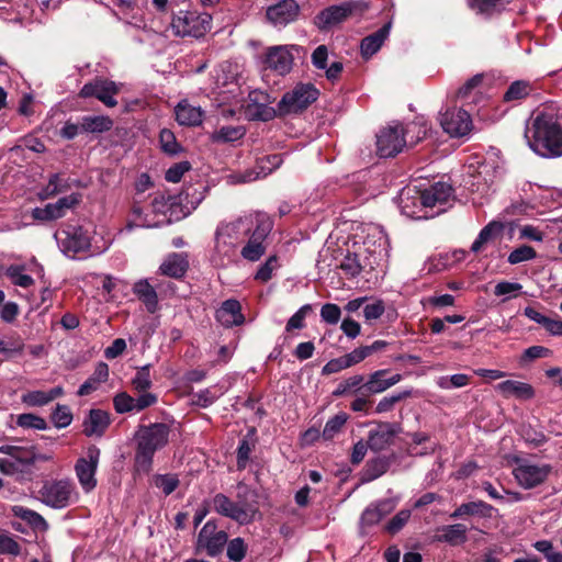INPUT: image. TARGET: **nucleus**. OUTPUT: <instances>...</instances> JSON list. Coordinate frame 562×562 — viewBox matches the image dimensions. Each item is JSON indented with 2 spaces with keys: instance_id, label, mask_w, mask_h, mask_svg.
I'll return each instance as SVG.
<instances>
[{
  "instance_id": "48",
  "label": "nucleus",
  "mask_w": 562,
  "mask_h": 562,
  "mask_svg": "<svg viewBox=\"0 0 562 562\" xmlns=\"http://www.w3.org/2000/svg\"><path fill=\"white\" fill-rule=\"evenodd\" d=\"M245 135V130L241 126H223L214 133L213 139L215 142L231 143L240 139Z\"/></svg>"
},
{
  "instance_id": "32",
  "label": "nucleus",
  "mask_w": 562,
  "mask_h": 562,
  "mask_svg": "<svg viewBox=\"0 0 562 562\" xmlns=\"http://www.w3.org/2000/svg\"><path fill=\"white\" fill-rule=\"evenodd\" d=\"M133 292L144 303L149 313L158 310V295L147 279H142L133 285Z\"/></svg>"
},
{
  "instance_id": "12",
  "label": "nucleus",
  "mask_w": 562,
  "mask_h": 562,
  "mask_svg": "<svg viewBox=\"0 0 562 562\" xmlns=\"http://www.w3.org/2000/svg\"><path fill=\"white\" fill-rule=\"evenodd\" d=\"M551 471L552 467L550 464H536L527 460L517 459L513 475L521 487L530 490L542 484Z\"/></svg>"
},
{
  "instance_id": "28",
  "label": "nucleus",
  "mask_w": 562,
  "mask_h": 562,
  "mask_svg": "<svg viewBox=\"0 0 562 562\" xmlns=\"http://www.w3.org/2000/svg\"><path fill=\"white\" fill-rule=\"evenodd\" d=\"M110 425V415L102 409H91L83 420V434L87 437H101Z\"/></svg>"
},
{
  "instance_id": "15",
  "label": "nucleus",
  "mask_w": 562,
  "mask_h": 562,
  "mask_svg": "<svg viewBox=\"0 0 562 562\" xmlns=\"http://www.w3.org/2000/svg\"><path fill=\"white\" fill-rule=\"evenodd\" d=\"M81 201V193H71L58 199L55 203H48L44 207L33 209L32 217L41 222L55 221L64 217L68 210L75 209Z\"/></svg>"
},
{
  "instance_id": "49",
  "label": "nucleus",
  "mask_w": 562,
  "mask_h": 562,
  "mask_svg": "<svg viewBox=\"0 0 562 562\" xmlns=\"http://www.w3.org/2000/svg\"><path fill=\"white\" fill-rule=\"evenodd\" d=\"M470 376L463 373H457L451 376H440L437 385L442 390L464 387L469 384Z\"/></svg>"
},
{
  "instance_id": "56",
  "label": "nucleus",
  "mask_w": 562,
  "mask_h": 562,
  "mask_svg": "<svg viewBox=\"0 0 562 562\" xmlns=\"http://www.w3.org/2000/svg\"><path fill=\"white\" fill-rule=\"evenodd\" d=\"M535 549L542 553L548 562H562V553L555 551L549 540H539L533 544Z\"/></svg>"
},
{
  "instance_id": "7",
  "label": "nucleus",
  "mask_w": 562,
  "mask_h": 562,
  "mask_svg": "<svg viewBox=\"0 0 562 562\" xmlns=\"http://www.w3.org/2000/svg\"><path fill=\"white\" fill-rule=\"evenodd\" d=\"M38 493L42 503L55 509L66 508L79 498L76 486L69 479L47 481Z\"/></svg>"
},
{
  "instance_id": "55",
  "label": "nucleus",
  "mask_w": 562,
  "mask_h": 562,
  "mask_svg": "<svg viewBox=\"0 0 562 562\" xmlns=\"http://www.w3.org/2000/svg\"><path fill=\"white\" fill-rule=\"evenodd\" d=\"M113 406L119 414L132 413L134 412V397L126 392H120L113 397Z\"/></svg>"
},
{
  "instance_id": "54",
  "label": "nucleus",
  "mask_w": 562,
  "mask_h": 562,
  "mask_svg": "<svg viewBox=\"0 0 562 562\" xmlns=\"http://www.w3.org/2000/svg\"><path fill=\"white\" fill-rule=\"evenodd\" d=\"M247 546L241 538H234L227 543V557L229 560L239 562L245 558Z\"/></svg>"
},
{
  "instance_id": "31",
  "label": "nucleus",
  "mask_w": 562,
  "mask_h": 562,
  "mask_svg": "<svg viewBox=\"0 0 562 562\" xmlns=\"http://www.w3.org/2000/svg\"><path fill=\"white\" fill-rule=\"evenodd\" d=\"M80 182L70 178H64L59 173L49 177L45 188L40 193L42 200L56 196L57 194L69 191L72 187H79Z\"/></svg>"
},
{
  "instance_id": "33",
  "label": "nucleus",
  "mask_w": 562,
  "mask_h": 562,
  "mask_svg": "<svg viewBox=\"0 0 562 562\" xmlns=\"http://www.w3.org/2000/svg\"><path fill=\"white\" fill-rule=\"evenodd\" d=\"M390 33V24H385L380 27L376 32L366 36L361 41V54L364 58H370L374 55L382 46L384 41L387 38Z\"/></svg>"
},
{
  "instance_id": "17",
  "label": "nucleus",
  "mask_w": 562,
  "mask_h": 562,
  "mask_svg": "<svg viewBox=\"0 0 562 562\" xmlns=\"http://www.w3.org/2000/svg\"><path fill=\"white\" fill-rule=\"evenodd\" d=\"M120 87L111 80L95 79L86 83L80 90V97L90 98L94 97L100 100L104 105L113 108L117 104L115 95L119 93Z\"/></svg>"
},
{
  "instance_id": "61",
  "label": "nucleus",
  "mask_w": 562,
  "mask_h": 562,
  "mask_svg": "<svg viewBox=\"0 0 562 562\" xmlns=\"http://www.w3.org/2000/svg\"><path fill=\"white\" fill-rule=\"evenodd\" d=\"M190 168L191 166L188 161L175 164L166 171L165 179L168 182L177 183L181 180L183 175L190 170Z\"/></svg>"
},
{
  "instance_id": "46",
  "label": "nucleus",
  "mask_w": 562,
  "mask_h": 562,
  "mask_svg": "<svg viewBox=\"0 0 562 562\" xmlns=\"http://www.w3.org/2000/svg\"><path fill=\"white\" fill-rule=\"evenodd\" d=\"M411 396H412V391L411 390H405V391L398 392V393L390 395V396H384L376 404L375 413L376 414H384V413L392 412L394 409V406L398 402H401V401H403V400H405L407 397H411Z\"/></svg>"
},
{
  "instance_id": "52",
  "label": "nucleus",
  "mask_w": 562,
  "mask_h": 562,
  "mask_svg": "<svg viewBox=\"0 0 562 562\" xmlns=\"http://www.w3.org/2000/svg\"><path fill=\"white\" fill-rule=\"evenodd\" d=\"M132 221L126 224L125 229L131 232L134 227H153L154 224L148 221L147 215L144 214L140 205L135 202L132 207Z\"/></svg>"
},
{
  "instance_id": "19",
  "label": "nucleus",
  "mask_w": 562,
  "mask_h": 562,
  "mask_svg": "<svg viewBox=\"0 0 562 562\" xmlns=\"http://www.w3.org/2000/svg\"><path fill=\"white\" fill-rule=\"evenodd\" d=\"M452 187L446 182H436L419 192L420 204L424 207H437V214L445 212L452 198Z\"/></svg>"
},
{
  "instance_id": "63",
  "label": "nucleus",
  "mask_w": 562,
  "mask_h": 562,
  "mask_svg": "<svg viewBox=\"0 0 562 562\" xmlns=\"http://www.w3.org/2000/svg\"><path fill=\"white\" fill-rule=\"evenodd\" d=\"M311 310H312L311 305L305 304L294 315H292L285 326L286 331L303 328L304 319Z\"/></svg>"
},
{
  "instance_id": "27",
  "label": "nucleus",
  "mask_w": 562,
  "mask_h": 562,
  "mask_svg": "<svg viewBox=\"0 0 562 562\" xmlns=\"http://www.w3.org/2000/svg\"><path fill=\"white\" fill-rule=\"evenodd\" d=\"M188 268V255L184 252H172L164 259L159 271L162 276L180 279L186 274Z\"/></svg>"
},
{
  "instance_id": "21",
  "label": "nucleus",
  "mask_w": 562,
  "mask_h": 562,
  "mask_svg": "<svg viewBox=\"0 0 562 562\" xmlns=\"http://www.w3.org/2000/svg\"><path fill=\"white\" fill-rule=\"evenodd\" d=\"M400 431V424L380 422L376 424V428L369 432L368 447L373 451H382L393 443L395 436Z\"/></svg>"
},
{
  "instance_id": "20",
  "label": "nucleus",
  "mask_w": 562,
  "mask_h": 562,
  "mask_svg": "<svg viewBox=\"0 0 562 562\" xmlns=\"http://www.w3.org/2000/svg\"><path fill=\"white\" fill-rule=\"evenodd\" d=\"M282 162L280 155H270L263 157L257 161V166L254 169L246 170L245 172H238L228 177L231 183H247L255 181L259 178L266 177L278 168Z\"/></svg>"
},
{
  "instance_id": "24",
  "label": "nucleus",
  "mask_w": 562,
  "mask_h": 562,
  "mask_svg": "<svg viewBox=\"0 0 562 562\" xmlns=\"http://www.w3.org/2000/svg\"><path fill=\"white\" fill-rule=\"evenodd\" d=\"M396 507L395 501L389 498L379 501L368 506L360 518L361 533H366V528L376 525L382 518L392 513Z\"/></svg>"
},
{
  "instance_id": "26",
  "label": "nucleus",
  "mask_w": 562,
  "mask_h": 562,
  "mask_svg": "<svg viewBox=\"0 0 562 562\" xmlns=\"http://www.w3.org/2000/svg\"><path fill=\"white\" fill-rule=\"evenodd\" d=\"M215 317L218 323L227 328L239 326L245 322L240 303L234 299L224 301L216 311Z\"/></svg>"
},
{
  "instance_id": "30",
  "label": "nucleus",
  "mask_w": 562,
  "mask_h": 562,
  "mask_svg": "<svg viewBox=\"0 0 562 562\" xmlns=\"http://www.w3.org/2000/svg\"><path fill=\"white\" fill-rule=\"evenodd\" d=\"M176 120L180 125L198 126L203 121V110L194 106L188 101H181L175 109Z\"/></svg>"
},
{
  "instance_id": "34",
  "label": "nucleus",
  "mask_w": 562,
  "mask_h": 562,
  "mask_svg": "<svg viewBox=\"0 0 562 562\" xmlns=\"http://www.w3.org/2000/svg\"><path fill=\"white\" fill-rule=\"evenodd\" d=\"M63 394L64 389L61 386H56L49 391H30L27 393H24L21 400L22 403H24L27 406H44L53 402L55 398L61 396Z\"/></svg>"
},
{
  "instance_id": "57",
  "label": "nucleus",
  "mask_w": 562,
  "mask_h": 562,
  "mask_svg": "<svg viewBox=\"0 0 562 562\" xmlns=\"http://www.w3.org/2000/svg\"><path fill=\"white\" fill-rule=\"evenodd\" d=\"M16 423L23 428H33L38 430H45L47 428L45 419L34 414H21L18 416Z\"/></svg>"
},
{
  "instance_id": "6",
  "label": "nucleus",
  "mask_w": 562,
  "mask_h": 562,
  "mask_svg": "<svg viewBox=\"0 0 562 562\" xmlns=\"http://www.w3.org/2000/svg\"><path fill=\"white\" fill-rule=\"evenodd\" d=\"M0 472L5 475L24 479L32 473L34 464V450L27 447L1 446Z\"/></svg>"
},
{
  "instance_id": "1",
  "label": "nucleus",
  "mask_w": 562,
  "mask_h": 562,
  "mask_svg": "<svg viewBox=\"0 0 562 562\" xmlns=\"http://www.w3.org/2000/svg\"><path fill=\"white\" fill-rule=\"evenodd\" d=\"M251 213L231 221H221L214 232L211 260L215 266L234 262L238 248L251 231Z\"/></svg>"
},
{
  "instance_id": "51",
  "label": "nucleus",
  "mask_w": 562,
  "mask_h": 562,
  "mask_svg": "<svg viewBox=\"0 0 562 562\" xmlns=\"http://www.w3.org/2000/svg\"><path fill=\"white\" fill-rule=\"evenodd\" d=\"M52 420L57 428H65L72 422V414L67 405L57 404L52 413Z\"/></svg>"
},
{
  "instance_id": "50",
  "label": "nucleus",
  "mask_w": 562,
  "mask_h": 562,
  "mask_svg": "<svg viewBox=\"0 0 562 562\" xmlns=\"http://www.w3.org/2000/svg\"><path fill=\"white\" fill-rule=\"evenodd\" d=\"M159 142L161 149L169 155H176L181 150V146L176 139L175 134L167 128L160 131Z\"/></svg>"
},
{
  "instance_id": "64",
  "label": "nucleus",
  "mask_w": 562,
  "mask_h": 562,
  "mask_svg": "<svg viewBox=\"0 0 562 562\" xmlns=\"http://www.w3.org/2000/svg\"><path fill=\"white\" fill-rule=\"evenodd\" d=\"M278 259L276 256H271L260 268L258 269L255 279L260 282H267L271 279L272 272L277 269Z\"/></svg>"
},
{
  "instance_id": "36",
  "label": "nucleus",
  "mask_w": 562,
  "mask_h": 562,
  "mask_svg": "<svg viewBox=\"0 0 562 562\" xmlns=\"http://www.w3.org/2000/svg\"><path fill=\"white\" fill-rule=\"evenodd\" d=\"M493 510V506L483 502L475 501L461 504L453 513L450 514V517L453 519L462 518L464 516H482L488 517Z\"/></svg>"
},
{
  "instance_id": "18",
  "label": "nucleus",
  "mask_w": 562,
  "mask_h": 562,
  "mask_svg": "<svg viewBox=\"0 0 562 562\" xmlns=\"http://www.w3.org/2000/svg\"><path fill=\"white\" fill-rule=\"evenodd\" d=\"M227 543V533L224 530H217L213 521H207L199 532L198 549H204L210 557L220 554Z\"/></svg>"
},
{
  "instance_id": "23",
  "label": "nucleus",
  "mask_w": 562,
  "mask_h": 562,
  "mask_svg": "<svg viewBox=\"0 0 562 562\" xmlns=\"http://www.w3.org/2000/svg\"><path fill=\"white\" fill-rule=\"evenodd\" d=\"M353 9L355 4L352 2L331 5L317 14L315 24L318 29L326 30L346 20L352 13Z\"/></svg>"
},
{
  "instance_id": "42",
  "label": "nucleus",
  "mask_w": 562,
  "mask_h": 562,
  "mask_svg": "<svg viewBox=\"0 0 562 562\" xmlns=\"http://www.w3.org/2000/svg\"><path fill=\"white\" fill-rule=\"evenodd\" d=\"M113 121L105 115L85 116L81 120V131L89 133H102L111 130Z\"/></svg>"
},
{
  "instance_id": "53",
  "label": "nucleus",
  "mask_w": 562,
  "mask_h": 562,
  "mask_svg": "<svg viewBox=\"0 0 562 562\" xmlns=\"http://www.w3.org/2000/svg\"><path fill=\"white\" fill-rule=\"evenodd\" d=\"M537 256L536 250L528 245H522L516 249H514L507 260L510 265H517L524 261L532 260Z\"/></svg>"
},
{
  "instance_id": "10",
  "label": "nucleus",
  "mask_w": 562,
  "mask_h": 562,
  "mask_svg": "<svg viewBox=\"0 0 562 562\" xmlns=\"http://www.w3.org/2000/svg\"><path fill=\"white\" fill-rule=\"evenodd\" d=\"M318 90L312 83H299L283 94L278 103L279 115L297 113L317 100Z\"/></svg>"
},
{
  "instance_id": "25",
  "label": "nucleus",
  "mask_w": 562,
  "mask_h": 562,
  "mask_svg": "<svg viewBox=\"0 0 562 562\" xmlns=\"http://www.w3.org/2000/svg\"><path fill=\"white\" fill-rule=\"evenodd\" d=\"M495 390L505 398L515 397L519 401H529L536 395L531 384L516 380L503 381L495 385Z\"/></svg>"
},
{
  "instance_id": "37",
  "label": "nucleus",
  "mask_w": 562,
  "mask_h": 562,
  "mask_svg": "<svg viewBox=\"0 0 562 562\" xmlns=\"http://www.w3.org/2000/svg\"><path fill=\"white\" fill-rule=\"evenodd\" d=\"M439 531L438 540L449 543L450 546L464 543L468 539V528L462 524L443 526Z\"/></svg>"
},
{
  "instance_id": "35",
  "label": "nucleus",
  "mask_w": 562,
  "mask_h": 562,
  "mask_svg": "<svg viewBox=\"0 0 562 562\" xmlns=\"http://www.w3.org/2000/svg\"><path fill=\"white\" fill-rule=\"evenodd\" d=\"M259 97H261V99H266V97L263 94L251 93L250 94L251 103H249L247 105V114L252 120L270 121L273 117H276L277 114L279 115L278 108L273 109L265 103H260Z\"/></svg>"
},
{
  "instance_id": "13",
  "label": "nucleus",
  "mask_w": 562,
  "mask_h": 562,
  "mask_svg": "<svg viewBox=\"0 0 562 562\" xmlns=\"http://www.w3.org/2000/svg\"><path fill=\"white\" fill-rule=\"evenodd\" d=\"M304 53L299 45H277L267 49L265 65L278 75L289 74L293 67L294 55Z\"/></svg>"
},
{
  "instance_id": "41",
  "label": "nucleus",
  "mask_w": 562,
  "mask_h": 562,
  "mask_svg": "<svg viewBox=\"0 0 562 562\" xmlns=\"http://www.w3.org/2000/svg\"><path fill=\"white\" fill-rule=\"evenodd\" d=\"M533 90L532 83L528 80H516L504 93L505 102H516L527 98Z\"/></svg>"
},
{
  "instance_id": "38",
  "label": "nucleus",
  "mask_w": 562,
  "mask_h": 562,
  "mask_svg": "<svg viewBox=\"0 0 562 562\" xmlns=\"http://www.w3.org/2000/svg\"><path fill=\"white\" fill-rule=\"evenodd\" d=\"M482 80V75L473 76L457 91L456 99L461 100L464 104L476 103Z\"/></svg>"
},
{
  "instance_id": "59",
  "label": "nucleus",
  "mask_w": 562,
  "mask_h": 562,
  "mask_svg": "<svg viewBox=\"0 0 562 562\" xmlns=\"http://www.w3.org/2000/svg\"><path fill=\"white\" fill-rule=\"evenodd\" d=\"M217 397L211 389H204L191 395V403L200 407H209Z\"/></svg>"
},
{
  "instance_id": "2",
  "label": "nucleus",
  "mask_w": 562,
  "mask_h": 562,
  "mask_svg": "<svg viewBox=\"0 0 562 562\" xmlns=\"http://www.w3.org/2000/svg\"><path fill=\"white\" fill-rule=\"evenodd\" d=\"M525 138L532 151L543 158L562 156V127L553 114L540 112L526 125Z\"/></svg>"
},
{
  "instance_id": "58",
  "label": "nucleus",
  "mask_w": 562,
  "mask_h": 562,
  "mask_svg": "<svg viewBox=\"0 0 562 562\" xmlns=\"http://www.w3.org/2000/svg\"><path fill=\"white\" fill-rule=\"evenodd\" d=\"M411 515L409 509L400 510L385 526L386 531L392 535L398 532L408 521Z\"/></svg>"
},
{
  "instance_id": "45",
  "label": "nucleus",
  "mask_w": 562,
  "mask_h": 562,
  "mask_svg": "<svg viewBox=\"0 0 562 562\" xmlns=\"http://www.w3.org/2000/svg\"><path fill=\"white\" fill-rule=\"evenodd\" d=\"M347 419L348 416L346 413H339L329 418L323 429L322 438L325 440H331L337 434L340 432Z\"/></svg>"
},
{
  "instance_id": "40",
  "label": "nucleus",
  "mask_w": 562,
  "mask_h": 562,
  "mask_svg": "<svg viewBox=\"0 0 562 562\" xmlns=\"http://www.w3.org/2000/svg\"><path fill=\"white\" fill-rule=\"evenodd\" d=\"M11 512L13 516L21 518L35 529L46 530L48 527L46 520L38 513L24 506L14 505L12 506Z\"/></svg>"
},
{
  "instance_id": "16",
  "label": "nucleus",
  "mask_w": 562,
  "mask_h": 562,
  "mask_svg": "<svg viewBox=\"0 0 562 562\" xmlns=\"http://www.w3.org/2000/svg\"><path fill=\"white\" fill-rule=\"evenodd\" d=\"M440 125L451 137H463L472 130V120L468 111L452 108L441 113Z\"/></svg>"
},
{
  "instance_id": "44",
  "label": "nucleus",
  "mask_w": 562,
  "mask_h": 562,
  "mask_svg": "<svg viewBox=\"0 0 562 562\" xmlns=\"http://www.w3.org/2000/svg\"><path fill=\"white\" fill-rule=\"evenodd\" d=\"M5 276L11 280V282L20 288L27 289L33 285L34 280L31 276L24 273V267L12 265L7 268Z\"/></svg>"
},
{
  "instance_id": "62",
  "label": "nucleus",
  "mask_w": 562,
  "mask_h": 562,
  "mask_svg": "<svg viewBox=\"0 0 562 562\" xmlns=\"http://www.w3.org/2000/svg\"><path fill=\"white\" fill-rule=\"evenodd\" d=\"M341 311L338 305L334 303H326L321 308L322 319L330 325H335L339 322Z\"/></svg>"
},
{
  "instance_id": "22",
  "label": "nucleus",
  "mask_w": 562,
  "mask_h": 562,
  "mask_svg": "<svg viewBox=\"0 0 562 562\" xmlns=\"http://www.w3.org/2000/svg\"><path fill=\"white\" fill-rule=\"evenodd\" d=\"M299 14V5L294 0H281L267 9L268 21L274 26H284L294 21Z\"/></svg>"
},
{
  "instance_id": "29",
  "label": "nucleus",
  "mask_w": 562,
  "mask_h": 562,
  "mask_svg": "<svg viewBox=\"0 0 562 562\" xmlns=\"http://www.w3.org/2000/svg\"><path fill=\"white\" fill-rule=\"evenodd\" d=\"M420 193L415 188H404L400 193V209L402 214L411 218H422L419 200Z\"/></svg>"
},
{
  "instance_id": "60",
  "label": "nucleus",
  "mask_w": 562,
  "mask_h": 562,
  "mask_svg": "<svg viewBox=\"0 0 562 562\" xmlns=\"http://www.w3.org/2000/svg\"><path fill=\"white\" fill-rule=\"evenodd\" d=\"M340 269L350 277H356L361 272V263L356 254H348L340 262Z\"/></svg>"
},
{
  "instance_id": "4",
  "label": "nucleus",
  "mask_w": 562,
  "mask_h": 562,
  "mask_svg": "<svg viewBox=\"0 0 562 562\" xmlns=\"http://www.w3.org/2000/svg\"><path fill=\"white\" fill-rule=\"evenodd\" d=\"M418 130L416 142L425 137V127L412 123L406 128L403 124L395 122L382 128L376 135V153L380 157H393L402 151L406 144L405 134Z\"/></svg>"
},
{
  "instance_id": "9",
  "label": "nucleus",
  "mask_w": 562,
  "mask_h": 562,
  "mask_svg": "<svg viewBox=\"0 0 562 562\" xmlns=\"http://www.w3.org/2000/svg\"><path fill=\"white\" fill-rule=\"evenodd\" d=\"M59 249L68 257L90 250L91 240L87 231L81 226L66 224L54 235Z\"/></svg>"
},
{
  "instance_id": "39",
  "label": "nucleus",
  "mask_w": 562,
  "mask_h": 562,
  "mask_svg": "<svg viewBox=\"0 0 562 562\" xmlns=\"http://www.w3.org/2000/svg\"><path fill=\"white\" fill-rule=\"evenodd\" d=\"M503 228L504 226L501 222L493 221L488 223L481 229L479 236L471 246V250L473 252H479L485 244H487L488 241L493 240L496 236H498L502 233Z\"/></svg>"
},
{
  "instance_id": "43",
  "label": "nucleus",
  "mask_w": 562,
  "mask_h": 562,
  "mask_svg": "<svg viewBox=\"0 0 562 562\" xmlns=\"http://www.w3.org/2000/svg\"><path fill=\"white\" fill-rule=\"evenodd\" d=\"M389 370L381 369L371 373L363 384V390L371 394H379L390 389L386 374Z\"/></svg>"
},
{
  "instance_id": "14",
  "label": "nucleus",
  "mask_w": 562,
  "mask_h": 562,
  "mask_svg": "<svg viewBox=\"0 0 562 562\" xmlns=\"http://www.w3.org/2000/svg\"><path fill=\"white\" fill-rule=\"evenodd\" d=\"M100 454V449L97 446H89L85 457L79 458L75 464L76 476L86 493L91 492L97 486L95 473Z\"/></svg>"
},
{
  "instance_id": "3",
  "label": "nucleus",
  "mask_w": 562,
  "mask_h": 562,
  "mask_svg": "<svg viewBox=\"0 0 562 562\" xmlns=\"http://www.w3.org/2000/svg\"><path fill=\"white\" fill-rule=\"evenodd\" d=\"M170 428L164 423L138 426L134 439L136 443L134 470L138 474H148L153 470L154 456L169 441Z\"/></svg>"
},
{
  "instance_id": "47",
  "label": "nucleus",
  "mask_w": 562,
  "mask_h": 562,
  "mask_svg": "<svg viewBox=\"0 0 562 562\" xmlns=\"http://www.w3.org/2000/svg\"><path fill=\"white\" fill-rule=\"evenodd\" d=\"M150 364H145L137 369L136 374L131 381L136 392H145L151 387Z\"/></svg>"
},
{
  "instance_id": "8",
  "label": "nucleus",
  "mask_w": 562,
  "mask_h": 562,
  "mask_svg": "<svg viewBox=\"0 0 562 562\" xmlns=\"http://www.w3.org/2000/svg\"><path fill=\"white\" fill-rule=\"evenodd\" d=\"M212 29V16L206 12L179 11L171 21L176 36L201 37Z\"/></svg>"
},
{
  "instance_id": "11",
  "label": "nucleus",
  "mask_w": 562,
  "mask_h": 562,
  "mask_svg": "<svg viewBox=\"0 0 562 562\" xmlns=\"http://www.w3.org/2000/svg\"><path fill=\"white\" fill-rule=\"evenodd\" d=\"M214 510L240 525H248L255 520L258 508L247 502H233L226 495L218 493L212 501Z\"/></svg>"
},
{
  "instance_id": "5",
  "label": "nucleus",
  "mask_w": 562,
  "mask_h": 562,
  "mask_svg": "<svg viewBox=\"0 0 562 562\" xmlns=\"http://www.w3.org/2000/svg\"><path fill=\"white\" fill-rule=\"evenodd\" d=\"M251 231L246 235L247 243L240 249V256L248 261H257L267 250V237L272 231V220L265 213H251Z\"/></svg>"
}]
</instances>
